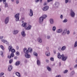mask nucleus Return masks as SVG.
<instances>
[{
  "mask_svg": "<svg viewBox=\"0 0 77 77\" xmlns=\"http://www.w3.org/2000/svg\"><path fill=\"white\" fill-rule=\"evenodd\" d=\"M32 26L29 25L27 27H25V29H26V30H30Z\"/></svg>",
  "mask_w": 77,
  "mask_h": 77,
  "instance_id": "f8f14e48",
  "label": "nucleus"
},
{
  "mask_svg": "<svg viewBox=\"0 0 77 77\" xmlns=\"http://www.w3.org/2000/svg\"><path fill=\"white\" fill-rule=\"evenodd\" d=\"M69 33H70L69 31V30L67 31V35H69Z\"/></svg>",
  "mask_w": 77,
  "mask_h": 77,
  "instance_id": "a18cd8bd",
  "label": "nucleus"
},
{
  "mask_svg": "<svg viewBox=\"0 0 77 77\" xmlns=\"http://www.w3.org/2000/svg\"><path fill=\"white\" fill-rule=\"evenodd\" d=\"M37 63L38 66H40L41 65V62L38 59L37 60Z\"/></svg>",
  "mask_w": 77,
  "mask_h": 77,
  "instance_id": "a211bd4d",
  "label": "nucleus"
},
{
  "mask_svg": "<svg viewBox=\"0 0 77 77\" xmlns=\"http://www.w3.org/2000/svg\"><path fill=\"white\" fill-rule=\"evenodd\" d=\"M19 32L18 30H14L13 32V33L14 35H17V34Z\"/></svg>",
  "mask_w": 77,
  "mask_h": 77,
  "instance_id": "ddd939ff",
  "label": "nucleus"
},
{
  "mask_svg": "<svg viewBox=\"0 0 77 77\" xmlns=\"http://www.w3.org/2000/svg\"><path fill=\"white\" fill-rule=\"evenodd\" d=\"M14 58V59H17V56L15 57Z\"/></svg>",
  "mask_w": 77,
  "mask_h": 77,
  "instance_id": "bf43d9fd",
  "label": "nucleus"
},
{
  "mask_svg": "<svg viewBox=\"0 0 77 77\" xmlns=\"http://www.w3.org/2000/svg\"><path fill=\"white\" fill-rule=\"evenodd\" d=\"M68 2V0H65V3L66 4Z\"/></svg>",
  "mask_w": 77,
  "mask_h": 77,
  "instance_id": "49530a36",
  "label": "nucleus"
},
{
  "mask_svg": "<svg viewBox=\"0 0 77 77\" xmlns=\"http://www.w3.org/2000/svg\"><path fill=\"white\" fill-rule=\"evenodd\" d=\"M16 3H17V4H18V3H19V0H17Z\"/></svg>",
  "mask_w": 77,
  "mask_h": 77,
  "instance_id": "8fccbe9b",
  "label": "nucleus"
},
{
  "mask_svg": "<svg viewBox=\"0 0 77 77\" xmlns=\"http://www.w3.org/2000/svg\"><path fill=\"white\" fill-rule=\"evenodd\" d=\"M29 16L30 17H32L33 15V12L32 10L30 9L29 11Z\"/></svg>",
  "mask_w": 77,
  "mask_h": 77,
  "instance_id": "9d476101",
  "label": "nucleus"
},
{
  "mask_svg": "<svg viewBox=\"0 0 77 77\" xmlns=\"http://www.w3.org/2000/svg\"><path fill=\"white\" fill-rule=\"evenodd\" d=\"M9 17H6V18L5 20V23L6 24H8V23H9Z\"/></svg>",
  "mask_w": 77,
  "mask_h": 77,
  "instance_id": "6e6552de",
  "label": "nucleus"
},
{
  "mask_svg": "<svg viewBox=\"0 0 77 77\" xmlns=\"http://www.w3.org/2000/svg\"><path fill=\"white\" fill-rule=\"evenodd\" d=\"M47 38L48 39H50V36L48 35L47 36Z\"/></svg>",
  "mask_w": 77,
  "mask_h": 77,
  "instance_id": "a19ab883",
  "label": "nucleus"
},
{
  "mask_svg": "<svg viewBox=\"0 0 77 77\" xmlns=\"http://www.w3.org/2000/svg\"><path fill=\"white\" fill-rule=\"evenodd\" d=\"M56 29V26H53L52 28V30H53V31H55Z\"/></svg>",
  "mask_w": 77,
  "mask_h": 77,
  "instance_id": "2f4dec72",
  "label": "nucleus"
},
{
  "mask_svg": "<svg viewBox=\"0 0 77 77\" xmlns=\"http://www.w3.org/2000/svg\"><path fill=\"white\" fill-rule=\"evenodd\" d=\"M3 38V36H1V37L0 36V39H2V38Z\"/></svg>",
  "mask_w": 77,
  "mask_h": 77,
  "instance_id": "13d9d810",
  "label": "nucleus"
},
{
  "mask_svg": "<svg viewBox=\"0 0 77 77\" xmlns=\"http://www.w3.org/2000/svg\"><path fill=\"white\" fill-rule=\"evenodd\" d=\"M33 54L34 56H38V53H37L36 52H34L33 53Z\"/></svg>",
  "mask_w": 77,
  "mask_h": 77,
  "instance_id": "72a5a7b5",
  "label": "nucleus"
},
{
  "mask_svg": "<svg viewBox=\"0 0 77 77\" xmlns=\"http://www.w3.org/2000/svg\"><path fill=\"white\" fill-rule=\"evenodd\" d=\"M23 52L25 53V56L26 58H30V55L29 54V51L26 48H24L23 49Z\"/></svg>",
  "mask_w": 77,
  "mask_h": 77,
  "instance_id": "f257e3e1",
  "label": "nucleus"
},
{
  "mask_svg": "<svg viewBox=\"0 0 77 77\" xmlns=\"http://www.w3.org/2000/svg\"><path fill=\"white\" fill-rule=\"evenodd\" d=\"M66 30H64L63 32H62V35H65V34H66Z\"/></svg>",
  "mask_w": 77,
  "mask_h": 77,
  "instance_id": "4be33fe9",
  "label": "nucleus"
},
{
  "mask_svg": "<svg viewBox=\"0 0 77 77\" xmlns=\"http://www.w3.org/2000/svg\"><path fill=\"white\" fill-rule=\"evenodd\" d=\"M48 9H49V7L48 6H46L43 8H42V10L43 11H48Z\"/></svg>",
  "mask_w": 77,
  "mask_h": 77,
  "instance_id": "39448f33",
  "label": "nucleus"
},
{
  "mask_svg": "<svg viewBox=\"0 0 77 77\" xmlns=\"http://www.w3.org/2000/svg\"><path fill=\"white\" fill-rule=\"evenodd\" d=\"M70 14L72 17H75V13H74V12L72 10H71Z\"/></svg>",
  "mask_w": 77,
  "mask_h": 77,
  "instance_id": "0eeeda50",
  "label": "nucleus"
},
{
  "mask_svg": "<svg viewBox=\"0 0 77 77\" xmlns=\"http://www.w3.org/2000/svg\"><path fill=\"white\" fill-rule=\"evenodd\" d=\"M50 60H51L52 61H54V58L53 57H51L50 58Z\"/></svg>",
  "mask_w": 77,
  "mask_h": 77,
  "instance_id": "79ce46f5",
  "label": "nucleus"
},
{
  "mask_svg": "<svg viewBox=\"0 0 77 77\" xmlns=\"http://www.w3.org/2000/svg\"><path fill=\"white\" fill-rule=\"evenodd\" d=\"M19 16H20V13L17 14L14 16V17L16 18V21H19V18H20Z\"/></svg>",
  "mask_w": 77,
  "mask_h": 77,
  "instance_id": "20e7f679",
  "label": "nucleus"
},
{
  "mask_svg": "<svg viewBox=\"0 0 77 77\" xmlns=\"http://www.w3.org/2000/svg\"><path fill=\"white\" fill-rule=\"evenodd\" d=\"M68 21V20L66 19H65L63 21V23H66Z\"/></svg>",
  "mask_w": 77,
  "mask_h": 77,
  "instance_id": "f704fd0d",
  "label": "nucleus"
},
{
  "mask_svg": "<svg viewBox=\"0 0 77 77\" xmlns=\"http://www.w3.org/2000/svg\"><path fill=\"white\" fill-rule=\"evenodd\" d=\"M3 1V3L4 4H5V3H6V0H2Z\"/></svg>",
  "mask_w": 77,
  "mask_h": 77,
  "instance_id": "58836bf2",
  "label": "nucleus"
},
{
  "mask_svg": "<svg viewBox=\"0 0 77 77\" xmlns=\"http://www.w3.org/2000/svg\"><path fill=\"white\" fill-rule=\"evenodd\" d=\"M70 70H72V67H71V68H70Z\"/></svg>",
  "mask_w": 77,
  "mask_h": 77,
  "instance_id": "680f3d73",
  "label": "nucleus"
},
{
  "mask_svg": "<svg viewBox=\"0 0 77 77\" xmlns=\"http://www.w3.org/2000/svg\"><path fill=\"white\" fill-rule=\"evenodd\" d=\"M75 74V72H74V71H73L70 73V75H71V76L74 75Z\"/></svg>",
  "mask_w": 77,
  "mask_h": 77,
  "instance_id": "b1692460",
  "label": "nucleus"
},
{
  "mask_svg": "<svg viewBox=\"0 0 77 77\" xmlns=\"http://www.w3.org/2000/svg\"><path fill=\"white\" fill-rule=\"evenodd\" d=\"M54 54H56V51H54Z\"/></svg>",
  "mask_w": 77,
  "mask_h": 77,
  "instance_id": "69168bd1",
  "label": "nucleus"
},
{
  "mask_svg": "<svg viewBox=\"0 0 77 77\" xmlns=\"http://www.w3.org/2000/svg\"><path fill=\"white\" fill-rule=\"evenodd\" d=\"M16 74L17 75V76H18L19 77H21V76H20V74L18 72H16Z\"/></svg>",
  "mask_w": 77,
  "mask_h": 77,
  "instance_id": "c756f323",
  "label": "nucleus"
},
{
  "mask_svg": "<svg viewBox=\"0 0 77 77\" xmlns=\"http://www.w3.org/2000/svg\"><path fill=\"white\" fill-rule=\"evenodd\" d=\"M12 49V46H9L8 47V50H9V52L11 51Z\"/></svg>",
  "mask_w": 77,
  "mask_h": 77,
  "instance_id": "aec40b11",
  "label": "nucleus"
},
{
  "mask_svg": "<svg viewBox=\"0 0 77 77\" xmlns=\"http://www.w3.org/2000/svg\"><path fill=\"white\" fill-rule=\"evenodd\" d=\"M42 0H40V3H42Z\"/></svg>",
  "mask_w": 77,
  "mask_h": 77,
  "instance_id": "052dcab7",
  "label": "nucleus"
},
{
  "mask_svg": "<svg viewBox=\"0 0 77 77\" xmlns=\"http://www.w3.org/2000/svg\"><path fill=\"white\" fill-rule=\"evenodd\" d=\"M28 50L29 52V53H32V51H33L32 49L31 48H28Z\"/></svg>",
  "mask_w": 77,
  "mask_h": 77,
  "instance_id": "cd10ccee",
  "label": "nucleus"
},
{
  "mask_svg": "<svg viewBox=\"0 0 77 77\" xmlns=\"http://www.w3.org/2000/svg\"><path fill=\"white\" fill-rule=\"evenodd\" d=\"M38 42H39L40 43H41V42H42V39H41V38H39L38 39Z\"/></svg>",
  "mask_w": 77,
  "mask_h": 77,
  "instance_id": "c85d7f7f",
  "label": "nucleus"
},
{
  "mask_svg": "<svg viewBox=\"0 0 77 77\" xmlns=\"http://www.w3.org/2000/svg\"><path fill=\"white\" fill-rule=\"evenodd\" d=\"M26 25L27 23H24L22 24V26H23V27H25V26H26Z\"/></svg>",
  "mask_w": 77,
  "mask_h": 77,
  "instance_id": "473e14b6",
  "label": "nucleus"
},
{
  "mask_svg": "<svg viewBox=\"0 0 77 77\" xmlns=\"http://www.w3.org/2000/svg\"><path fill=\"white\" fill-rule=\"evenodd\" d=\"M46 62H48V60H46Z\"/></svg>",
  "mask_w": 77,
  "mask_h": 77,
  "instance_id": "774afa93",
  "label": "nucleus"
},
{
  "mask_svg": "<svg viewBox=\"0 0 77 77\" xmlns=\"http://www.w3.org/2000/svg\"><path fill=\"white\" fill-rule=\"evenodd\" d=\"M61 56H62V57H61L62 60L63 61H66V60L68 58V56H65L64 55V54H63Z\"/></svg>",
  "mask_w": 77,
  "mask_h": 77,
  "instance_id": "7ed1b4c3",
  "label": "nucleus"
},
{
  "mask_svg": "<svg viewBox=\"0 0 77 77\" xmlns=\"http://www.w3.org/2000/svg\"><path fill=\"white\" fill-rule=\"evenodd\" d=\"M77 47V41H76L74 44V48H75V47Z\"/></svg>",
  "mask_w": 77,
  "mask_h": 77,
  "instance_id": "bb28decb",
  "label": "nucleus"
},
{
  "mask_svg": "<svg viewBox=\"0 0 77 77\" xmlns=\"http://www.w3.org/2000/svg\"><path fill=\"white\" fill-rule=\"evenodd\" d=\"M43 21H44V18L42 17H40L39 19V23L40 24L42 23V22H43Z\"/></svg>",
  "mask_w": 77,
  "mask_h": 77,
  "instance_id": "423d86ee",
  "label": "nucleus"
},
{
  "mask_svg": "<svg viewBox=\"0 0 77 77\" xmlns=\"http://www.w3.org/2000/svg\"><path fill=\"white\" fill-rule=\"evenodd\" d=\"M35 1L36 3H38V2H39V0H35Z\"/></svg>",
  "mask_w": 77,
  "mask_h": 77,
  "instance_id": "3c124183",
  "label": "nucleus"
},
{
  "mask_svg": "<svg viewBox=\"0 0 77 77\" xmlns=\"http://www.w3.org/2000/svg\"><path fill=\"white\" fill-rule=\"evenodd\" d=\"M77 65H75V66H74L75 68H77Z\"/></svg>",
  "mask_w": 77,
  "mask_h": 77,
  "instance_id": "e2e57ef3",
  "label": "nucleus"
},
{
  "mask_svg": "<svg viewBox=\"0 0 77 77\" xmlns=\"http://www.w3.org/2000/svg\"><path fill=\"white\" fill-rule=\"evenodd\" d=\"M57 57L59 59H61V57H62V55H60V53H58L57 54Z\"/></svg>",
  "mask_w": 77,
  "mask_h": 77,
  "instance_id": "412c9836",
  "label": "nucleus"
},
{
  "mask_svg": "<svg viewBox=\"0 0 77 77\" xmlns=\"http://www.w3.org/2000/svg\"><path fill=\"white\" fill-rule=\"evenodd\" d=\"M63 15H61L60 16L61 19H62L63 18Z\"/></svg>",
  "mask_w": 77,
  "mask_h": 77,
  "instance_id": "09e8293b",
  "label": "nucleus"
},
{
  "mask_svg": "<svg viewBox=\"0 0 77 77\" xmlns=\"http://www.w3.org/2000/svg\"><path fill=\"white\" fill-rule=\"evenodd\" d=\"M13 61V60L12 59H11L9 61V63H11Z\"/></svg>",
  "mask_w": 77,
  "mask_h": 77,
  "instance_id": "e433bc0d",
  "label": "nucleus"
},
{
  "mask_svg": "<svg viewBox=\"0 0 77 77\" xmlns=\"http://www.w3.org/2000/svg\"><path fill=\"white\" fill-rule=\"evenodd\" d=\"M3 75H4V73L3 72H1L0 73V76H2Z\"/></svg>",
  "mask_w": 77,
  "mask_h": 77,
  "instance_id": "ea45409f",
  "label": "nucleus"
},
{
  "mask_svg": "<svg viewBox=\"0 0 77 77\" xmlns=\"http://www.w3.org/2000/svg\"><path fill=\"white\" fill-rule=\"evenodd\" d=\"M65 49H66V46H63L61 48V50H62V51H63V50H65Z\"/></svg>",
  "mask_w": 77,
  "mask_h": 77,
  "instance_id": "a878e982",
  "label": "nucleus"
},
{
  "mask_svg": "<svg viewBox=\"0 0 77 77\" xmlns=\"http://www.w3.org/2000/svg\"><path fill=\"white\" fill-rule=\"evenodd\" d=\"M45 54L47 56H49L50 55L49 51L48 50L46 52H45Z\"/></svg>",
  "mask_w": 77,
  "mask_h": 77,
  "instance_id": "4468645a",
  "label": "nucleus"
},
{
  "mask_svg": "<svg viewBox=\"0 0 77 77\" xmlns=\"http://www.w3.org/2000/svg\"><path fill=\"white\" fill-rule=\"evenodd\" d=\"M62 31H63V29H58L57 31V33H61V32H62Z\"/></svg>",
  "mask_w": 77,
  "mask_h": 77,
  "instance_id": "dca6fc26",
  "label": "nucleus"
},
{
  "mask_svg": "<svg viewBox=\"0 0 77 77\" xmlns=\"http://www.w3.org/2000/svg\"><path fill=\"white\" fill-rule=\"evenodd\" d=\"M47 69L48 71H51V69L49 66H48L47 67Z\"/></svg>",
  "mask_w": 77,
  "mask_h": 77,
  "instance_id": "393cba45",
  "label": "nucleus"
},
{
  "mask_svg": "<svg viewBox=\"0 0 77 77\" xmlns=\"http://www.w3.org/2000/svg\"><path fill=\"white\" fill-rule=\"evenodd\" d=\"M59 3L57 2L55 3V6L54 7L55 8H58V7L59 6Z\"/></svg>",
  "mask_w": 77,
  "mask_h": 77,
  "instance_id": "1a4fd4ad",
  "label": "nucleus"
},
{
  "mask_svg": "<svg viewBox=\"0 0 77 77\" xmlns=\"http://www.w3.org/2000/svg\"><path fill=\"white\" fill-rule=\"evenodd\" d=\"M20 64V61H17L16 63H15V65L16 66H17L18 65H19Z\"/></svg>",
  "mask_w": 77,
  "mask_h": 77,
  "instance_id": "6ab92c4d",
  "label": "nucleus"
},
{
  "mask_svg": "<svg viewBox=\"0 0 77 77\" xmlns=\"http://www.w3.org/2000/svg\"><path fill=\"white\" fill-rule=\"evenodd\" d=\"M1 55L2 56L3 55V52L2 51H1Z\"/></svg>",
  "mask_w": 77,
  "mask_h": 77,
  "instance_id": "6e6d98bb",
  "label": "nucleus"
},
{
  "mask_svg": "<svg viewBox=\"0 0 77 77\" xmlns=\"http://www.w3.org/2000/svg\"><path fill=\"white\" fill-rule=\"evenodd\" d=\"M47 5V2H45L44 4V6H45V5Z\"/></svg>",
  "mask_w": 77,
  "mask_h": 77,
  "instance_id": "864d4df0",
  "label": "nucleus"
},
{
  "mask_svg": "<svg viewBox=\"0 0 77 77\" xmlns=\"http://www.w3.org/2000/svg\"><path fill=\"white\" fill-rule=\"evenodd\" d=\"M53 0H47V2L48 3H49V2H52Z\"/></svg>",
  "mask_w": 77,
  "mask_h": 77,
  "instance_id": "de8ad7c7",
  "label": "nucleus"
},
{
  "mask_svg": "<svg viewBox=\"0 0 77 77\" xmlns=\"http://www.w3.org/2000/svg\"><path fill=\"white\" fill-rule=\"evenodd\" d=\"M67 72H68V70H66L64 71V73L65 74Z\"/></svg>",
  "mask_w": 77,
  "mask_h": 77,
  "instance_id": "37998d69",
  "label": "nucleus"
},
{
  "mask_svg": "<svg viewBox=\"0 0 77 77\" xmlns=\"http://www.w3.org/2000/svg\"><path fill=\"white\" fill-rule=\"evenodd\" d=\"M42 17H43V19H45L46 18H47V15L46 14H44L43 15H42Z\"/></svg>",
  "mask_w": 77,
  "mask_h": 77,
  "instance_id": "5701e85b",
  "label": "nucleus"
},
{
  "mask_svg": "<svg viewBox=\"0 0 77 77\" xmlns=\"http://www.w3.org/2000/svg\"><path fill=\"white\" fill-rule=\"evenodd\" d=\"M21 34L22 36H23V37H25L26 36V33H25V32L24 31H23L21 32Z\"/></svg>",
  "mask_w": 77,
  "mask_h": 77,
  "instance_id": "f3484780",
  "label": "nucleus"
},
{
  "mask_svg": "<svg viewBox=\"0 0 77 77\" xmlns=\"http://www.w3.org/2000/svg\"><path fill=\"white\" fill-rule=\"evenodd\" d=\"M4 43H5V44H9L8 42H7V41H5V42Z\"/></svg>",
  "mask_w": 77,
  "mask_h": 77,
  "instance_id": "c03bdc74",
  "label": "nucleus"
},
{
  "mask_svg": "<svg viewBox=\"0 0 77 77\" xmlns=\"http://www.w3.org/2000/svg\"><path fill=\"white\" fill-rule=\"evenodd\" d=\"M16 55L17 56H19L20 55V53L18 51L16 52Z\"/></svg>",
  "mask_w": 77,
  "mask_h": 77,
  "instance_id": "4c0bfd02",
  "label": "nucleus"
},
{
  "mask_svg": "<svg viewBox=\"0 0 77 77\" xmlns=\"http://www.w3.org/2000/svg\"><path fill=\"white\" fill-rule=\"evenodd\" d=\"M16 49L17 50H18L19 49V47H18V46H17V47H16Z\"/></svg>",
  "mask_w": 77,
  "mask_h": 77,
  "instance_id": "4d7b16f0",
  "label": "nucleus"
},
{
  "mask_svg": "<svg viewBox=\"0 0 77 77\" xmlns=\"http://www.w3.org/2000/svg\"><path fill=\"white\" fill-rule=\"evenodd\" d=\"M4 4L5 5V8H7V7H8V3H6Z\"/></svg>",
  "mask_w": 77,
  "mask_h": 77,
  "instance_id": "7c9ffc66",
  "label": "nucleus"
},
{
  "mask_svg": "<svg viewBox=\"0 0 77 77\" xmlns=\"http://www.w3.org/2000/svg\"><path fill=\"white\" fill-rule=\"evenodd\" d=\"M11 52L12 53L11 54L10 56L9 55L8 56V58H9V59H11V57H14V53L15 52V50L14 49H13L11 50Z\"/></svg>",
  "mask_w": 77,
  "mask_h": 77,
  "instance_id": "f03ea898",
  "label": "nucleus"
},
{
  "mask_svg": "<svg viewBox=\"0 0 77 77\" xmlns=\"http://www.w3.org/2000/svg\"><path fill=\"white\" fill-rule=\"evenodd\" d=\"M50 22L51 24H54V20L53 19H51L50 20Z\"/></svg>",
  "mask_w": 77,
  "mask_h": 77,
  "instance_id": "2eb2a0df",
  "label": "nucleus"
},
{
  "mask_svg": "<svg viewBox=\"0 0 77 77\" xmlns=\"http://www.w3.org/2000/svg\"><path fill=\"white\" fill-rule=\"evenodd\" d=\"M2 42H3L5 43V41L4 39H3L2 40Z\"/></svg>",
  "mask_w": 77,
  "mask_h": 77,
  "instance_id": "603ef678",
  "label": "nucleus"
},
{
  "mask_svg": "<svg viewBox=\"0 0 77 77\" xmlns=\"http://www.w3.org/2000/svg\"><path fill=\"white\" fill-rule=\"evenodd\" d=\"M56 77H61V75H57L56 76Z\"/></svg>",
  "mask_w": 77,
  "mask_h": 77,
  "instance_id": "5fc2aeb1",
  "label": "nucleus"
},
{
  "mask_svg": "<svg viewBox=\"0 0 77 77\" xmlns=\"http://www.w3.org/2000/svg\"><path fill=\"white\" fill-rule=\"evenodd\" d=\"M0 77H5V76H0Z\"/></svg>",
  "mask_w": 77,
  "mask_h": 77,
  "instance_id": "338daca9",
  "label": "nucleus"
},
{
  "mask_svg": "<svg viewBox=\"0 0 77 77\" xmlns=\"http://www.w3.org/2000/svg\"><path fill=\"white\" fill-rule=\"evenodd\" d=\"M73 35H75V32H74L73 33Z\"/></svg>",
  "mask_w": 77,
  "mask_h": 77,
  "instance_id": "0e129e2a",
  "label": "nucleus"
},
{
  "mask_svg": "<svg viewBox=\"0 0 77 77\" xmlns=\"http://www.w3.org/2000/svg\"><path fill=\"white\" fill-rule=\"evenodd\" d=\"M12 69V66L10 65L8 66V71H11Z\"/></svg>",
  "mask_w": 77,
  "mask_h": 77,
  "instance_id": "9b49d317",
  "label": "nucleus"
},
{
  "mask_svg": "<svg viewBox=\"0 0 77 77\" xmlns=\"http://www.w3.org/2000/svg\"><path fill=\"white\" fill-rule=\"evenodd\" d=\"M0 47H1V48H2V50H5V48H4V47H3V45H1L0 46Z\"/></svg>",
  "mask_w": 77,
  "mask_h": 77,
  "instance_id": "c9c22d12",
  "label": "nucleus"
}]
</instances>
